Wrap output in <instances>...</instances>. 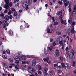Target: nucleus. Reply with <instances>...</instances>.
<instances>
[{
  "instance_id": "nucleus-22",
  "label": "nucleus",
  "mask_w": 76,
  "mask_h": 76,
  "mask_svg": "<svg viewBox=\"0 0 76 76\" xmlns=\"http://www.w3.org/2000/svg\"><path fill=\"white\" fill-rule=\"evenodd\" d=\"M54 66L56 67H57V66L58 67H61V66L59 65V64H58V63H57V64H54Z\"/></svg>"
},
{
  "instance_id": "nucleus-40",
  "label": "nucleus",
  "mask_w": 76,
  "mask_h": 76,
  "mask_svg": "<svg viewBox=\"0 0 76 76\" xmlns=\"http://www.w3.org/2000/svg\"><path fill=\"white\" fill-rule=\"evenodd\" d=\"M7 54H10V50H7Z\"/></svg>"
},
{
  "instance_id": "nucleus-57",
  "label": "nucleus",
  "mask_w": 76,
  "mask_h": 76,
  "mask_svg": "<svg viewBox=\"0 0 76 76\" xmlns=\"http://www.w3.org/2000/svg\"><path fill=\"white\" fill-rule=\"evenodd\" d=\"M11 10L13 12H14V11H15V9L13 8H11Z\"/></svg>"
},
{
  "instance_id": "nucleus-6",
  "label": "nucleus",
  "mask_w": 76,
  "mask_h": 76,
  "mask_svg": "<svg viewBox=\"0 0 76 76\" xmlns=\"http://www.w3.org/2000/svg\"><path fill=\"white\" fill-rule=\"evenodd\" d=\"M58 64H60V66H61V65L62 66V67L63 68H65V64L64 63H61L59 62L58 63Z\"/></svg>"
},
{
  "instance_id": "nucleus-10",
  "label": "nucleus",
  "mask_w": 76,
  "mask_h": 76,
  "mask_svg": "<svg viewBox=\"0 0 76 76\" xmlns=\"http://www.w3.org/2000/svg\"><path fill=\"white\" fill-rule=\"evenodd\" d=\"M44 51H45V55H47L48 54H50V53H49V52H48V50H46V49L45 48L44 49Z\"/></svg>"
},
{
  "instance_id": "nucleus-35",
  "label": "nucleus",
  "mask_w": 76,
  "mask_h": 76,
  "mask_svg": "<svg viewBox=\"0 0 76 76\" xmlns=\"http://www.w3.org/2000/svg\"><path fill=\"white\" fill-rule=\"evenodd\" d=\"M8 60L9 61H10V62H13V59H12L10 58L8 59Z\"/></svg>"
},
{
  "instance_id": "nucleus-55",
  "label": "nucleus",
  "mask_w": 76,
  "mask_h": 76,
  "mask_svg": "<svg viewBox=\"0 0 76 76\" xmlns=\"http://www.w3.org/2000/svg\"><path fill=\"white\" fill-rule=\"evenodd\" d=\"M0 16L1 17H3L4 16V14H1L0 15Z\"/></svg>"
},
{
  "instance_id": "nucleus-27",
  "label": "nucleus",
  "mask_w": 76,
  "mask_h": 76,
  "mask_svg": "<svg viewBox=\"0 0 76 76\" xmlns=\"http://www.w3.org/2000/svg\"><path fill=\"white\" fill-rule=\"evenodd\" d=\"M75 22H73L72 24V28H74V26H75Z\"/></svg>"
},
{
  "instance_id": "nucleus-37",
  "label": "nucleus",
  "mask_w": 76,
  "mask_h": 76,
  "mask_svg": "<svg viewBox=\"0 0 76 76\" xmlns=\"http://www.w3.org/2000/svg\"><path fill=\"white\" fill-rule=\"evenodd\" d=\"M48 70V69H47V68H45L44 69V72H47Z\"/></svg>"
},
{
  "instance_id": "nucleus-11",
  "label": "nucleus",
  "mask_w": 76,
  "mask_h": 76,
  "mask_svg": "<svg viewBox=\"0 0 76 76\" xmlns=\"http://www.w3.org/2000/svg\"><path fill=\"white\" fill-rule=\"evenodd\" d=\"M54 75H55L54 72L53 71H50V76H54Z\"/></svg>"
},
{
  "instance_id": "nucleus-61",
  "label": "nucleus",
  "mask_w": 76,
  "mask_h": 76,
  "mask_svg": "<svg viewBox=\"0 0 76 76\" xmlns=\"http://www.w3.org/2000/svg\"><path fill=\"white\" fill-rule=\"evenodd\" d=\"M22 10H19V13H21V12H22Z\"/></svg>"
},
{
  "instance_id": "nucleus-26",
  "label": "nucleus",
  "mask_w": 76,
  "mask_h": 76,
  "mask_svg": "<svg viewBox=\"0 0 76 76\" xmlns=\"http://www.w3.org/2000/svg\"><path fill=\"white\" fill-rule=\"evenodd\" d=\"M59 59L60 61H63V57L62 56H60Z\"/></svg>"
},
{
  "instance_id": "nucleus-24",
  "label": "nucleus",
  "mask_w": 76,
  "mask_h": 76,
  "mask_svg": "<svg viewBox=\"0 0 76 76\" xmlns=\"http://www.w3.org/2000/svg\"><path fill=\"white\" fill-rule=\"evenodd\" d=\"M48 50L49 51V50H50V51H52V48H50V47H48Z\"/></svg>"
},
{
  "instance_id": "nucleus-18",
  "label": "nucleus",
  "mask_w": 76,
  "mask_h": 76,
  "mask_svg": "<svg viewBox=\"0 0 76 76\" xmlns=\"http://www.w3.org/2000/svg\"><path fill=\"white\" fill-rule=\"evenodd\" d=\"M28 6L32 4V0H28Z\"/></svg>"
},
{
  "instance_id": "nucleus-25",
  "label": "nucleus",
  "mask_w": 76,
  "mask_h": 76,
  "mask_svg": "<svg viewBox=\"0 0 76 76\" xmlns=\"http://www.w3.org/2000/svg\"><path fill=\"white\" fill-rule=\"evenodd\" d=\"M30 72H32V73H35V72H36V70H35V69L33 68L32 69V70H31Z\"/></svg>"
},
{
  "instance_id": "nucleus-51",
  "label": "nucleus",
  "mask_w": 76,
  "mask_h": 76,
  "mask_svg": "<svg viewBox=\"0 0 76 76\" xmlns=\"http://www.w3.org/2000/svg\"><path fill=\"white\" fill-rule=\"evenodd\" d=\"M75 62H74L73 63V65H72V66L73 67H75Z\"/></svg>"
},
{
  "instance_id": "nucleus-30",
  "label": "nucleus",
  "mask_w": 76,
  "mask_h": 76,
  "mask_svg": "<svg viewBox=\"0 0 76 76\" xmlns=\"http://www.w3.org/2000/svg\"><path fill=\"white\" fill-rule=\"evenodd\" d=\"M71 33L72 34H73L74 33V28H72L71 30Z\"/></svg>"
},
{
  "instance_id": "nucleus-43",
  "label": "nucleus",
  "mask_w": 76,
  "mask_h": 76,
  "mask_svg": "<svg viewBox=\"0 0 76 76\" xmlns=\"http://www.w3.org/2000/svg\"><path fill=\"white\" fill-rule=\"evenodd\" d=\"M13 18V16L12 15H10L9 16V19H12Z\"/></svg>"
},
{
  "instance_id": "nucleus-34",
  "label": "nucleus",
  "mask_w": 76,
  "mask_h": 76,
  "mask_svg": "<svg viewBox=\"0 0 76 76\" xmlns=\"http://www.w3.org/2000/svg\"><path fill=\"white\" fill-rule=\"evenodd\" d=\"M38 67L39 70H41L42 69V68H41V66L39 65H38Z\"/></svg>"
},
{
  "instance_id": "nucleus-39",
  "label": "nucleus",
  "mask_w": 76,
  "mask_h": 76,
  "mask_svg": "<svg viewBox=\"0 0 76 76\" xmlns=\"http://www.w3.org/2000/svg\"><path fill=\"white\" fill-rule=\"evenodd\" d=\"M58 3H59V4H63V2H62V1L61 0L58 1Z\"/></svg>"
},
{
  "instance_id": "nucleus-20",
  "label": "nucleus",
  "mask_w": 76,
  "mask_h": 76,
  "mask_svg": "<svg viewBox=\"0 0 76 76\" xmlns=\"http://www.w3.org/2000/svg\"><path fill=\"white\" fill-rule=\"evenodd\" d=\"M3 25H7V21L4 20L3 22Z\"/></svg>"
},
{
  "instance_id": "nucleus-12",
  "label": "nucleus",
  "mask_w": 76,
  "mask_h": 76,
  "mask_svg": "<svg viewBox=\"0 0 76 76\" xmlns=\"http://www.w3.org/2000/svg\"><path fill=\"white\" fill-rule=\"evenodd\" d=\"M4 19H5L6 20H9V17L8 15H6L4 17Z\"/></svg>"
},
{
  "instance_id": "nucleus-8",
  "label": "nucleus",
  "mask_w": 76,
  "mask_h": 76,
  "mask_svg": "<svg viewBox=\"0 0 76 76\" xmlns=\"http://www.w3.org/2000/svg\"><path fill=\"white\" fill-rule=\"evenodd\" d=\"M32 66H35L36 65V61L34 60H33L32 61Z\"/></svg>"
},
{
  "instance_id": "nucleus-48",
  "label": "nucleus",
  "mask_w": 76,
  "mask_h": 76,
  "mask_svg": "<svg viewBox=\"0 0 76 76\" xmlns=\"http://www.w3.org/2000/svg\"><path fill=\"white\" fill-rule=\"evenodd\" d=\"M10 66H15V64H10Z\"/></svg>"
},
{
  "instance_id": "nucleus-45",
  "label": "nucleus",
  "mask_w": 76,
  "mask_h": 76,
  "mask_svg": "<svg viewBox=\"0 0 76 76\" xmlns=\"http://www.w3.org/2000/svg\"><path fill=\"white\" fill-rule=\"evenodd\" d=\"M50 42H53V39H51V38H50Z\"/></svg>"
},
{
  "instance_id": "nucleus-47",
  "label": "nucleus",
  "mask_w": 76,
  "mask_h": 76,
  "mask_svg": "<svg viewBox=\"0 0 76 76\" xmlns=\"http://www.w3.org/2000/svg\"><path fill=\"white\" fill-rule=\"evenodd\" d=\"M58 41H60V37H58L57 38V39L56 40Z\"/></svg>"
},
{
  "instance_id": "nucleus-5",
  "label": "nucleus",
  "mask_w": 76,
  "mask_h": 76,
  "mask_svg": "<svg viewBox=\"0 0 76 76\" xmlns=\"http://www.w3.org/2000/svg\"><path fill=\"white\" fill-rule=\"evenodd\" d=\"M61 23L62 24H64V25H66L67 24L66 20H64L63 21V20H61Z\"/></svg>"
},
{
  "instance_id": "nucleus-23",
  "label": "nucleus",
  "mask_w": 76,
  "mask_h": 76,
  "mask_svg": "<svg viewBox=\"0 0 76 76\" xmlns=\"http://www.w3.org/2000/svg\"><path fill=\"white\" fill-rule=\"evenodd\" d=\"M69 67V64L67 63L65 64V69H66V67Z\"/></svg>"
},
{
  "instance_id": "nucleus-2",
  "label": "nucleus",
  "mask_w": 76,
  "mask_h": 76,
  "mask_svg": "<svg viewBox=\"0 0 76 76\" xmlns=\"http://www.w3.org/2000/svg\"><path fill=\"white\" fill-rule=\"evenodd\" d=\"M4 66L3 67V69L4 71H5L6 73H7V70H9V69H8V66H7V64H3Z\"/></svg>"
},
{
  "instance_id": "nucleus-33",
  "label": "nucleus",
  "mask_w": 76,
  "mask_h": 76,
  "mask_svg": "<svg viewBox=\"0 0 76 76\" xmlns=\"http://www.w3.org/2000/svg\"><path fill=\"white\" fill-rule=\"evenodd\" d=\"M76 10V5H75L74 8L73 9V12H75Z\"/></svg>"
},
{
  "instance_id": "nucleus-54",
  "label": "nucleus",
  "mask_w": 76,
  "mask_h": 76,
  "mask_svg": "<svg viewBox=\"0 0 76 76\" xmlns=\"http://www.w3.org/2000/svg\"><path fill=\"white\" fill-rule=\"evenodd\" d=\"M9 6L11 7L12 5V3L10 2L9 4Z\"/></svg>"
},
{
  "instance_id": "nucleus-21",
  "label": "nucleus",
  "mask_w": 76,
  "mask_h": 76,
  "mask_svg": "<svg viewBox=\"0 0 76 76\" xmlns=\"http://www.w3.org/2000/svg\"><path fill=\"white\" fill-rule=\"evenodd\" d=\"M14 59H15V60H18H18H20V58H19V57H17V56L14 57Z\"/></svg>"
},
{
  "instance_id": "nucleus-14",
  "label": "nucleus",
  "mask_w": 76,
  "mask_h": 76,
  "mask_svg": "<svg viewBox=\"0 0 76 76\" xmlns=\"http://www.w3.org/2000/svg\"><path fill=\"white\" fill-rule=\"evenodd\" d=\"M69 1H67L66 3H65L64 4V5L65 6V7H66V6H67L68 5H69Z\"/></svg>"
},
{
  "instance_id": "nucleus-46",
  "label": "nucleus",
  "mask_w": 76,
  "mask_h": 76,
  "mask_svg": "<svg viewBox=\"0 0 76 76\" xmlns=\"http://www.w3.org/2000/svg\"><path fill=\"white\" fill-rule=\"evenodd\" d=\"M23 3H27V4H28L27 0H24L23 1Z\"/></svg>"
},
{
  "instance_id": "nucleus-7",
  "label": "nucleus",
  "mask_w": 76,
  "mask_h": 76,
  "mask_svg": "<svg viewBox=\"0 0 76 76\" xmlns=\"http://www.w3.org/2000/svg\"><path fill=\"white\" fill-rule=\"evenodd\" d=\"M58 75L59 76H63V72L61 71H58Z\"/></svg>"
},
{
  "instance_id": "nucleus-3",
  "label": "nucleus",
  "mask_w": 76,
  "mask_h": 76,
  "mask_svg": "<svg viewBox=\"0 0 76 76\" xmlns=\"http://www.w3.org/2000/svg\"><path fill=\"white\" fill-rule=\"evenodd\" d=\"M71 53L72 56H69V57L70 59H71V60H73V59L74 58V56H73L74 55V54H75V51L73 50H72Z\"/></svg>"
},
{
  "instance_id": "nucleus-32",
  "label": "nucleus",
  "mask_w": 76,
  "mask_h": 76,
  "mask_svg": "<svg viewBox=\"0 0 76 76\" xmlns=\"http://www.w3.org/2000/svg\"><path fill=\"white\" fill-rule=\"evenodd\" d=\"M27 3H23V7H26V5H27Z\"/></svg>"
},
{
  "instance_id": "nucleus-38",
  "label": "nucleus",
  "mask_w": 76,
  "mask_h": 76,
  "mask_svg": "<svg viewBox=\"0 0 76 76\" xmlns=\"http://www.w3.org/2000/svg\"><path fill=\"white\" fill-rule=\"evenodd\" d=\"M15 63L16 64H19L20 63V62L18 60L15 61Z\"/></svg>"
},
{
  "instance_id": "nucleus-41",
  "label": "nucleus",
  "mask_w": 76,
  "mask_h": 76,
  "mask_svg": "<svg viewBox=\"0 0 76 76\" xmlns=\"http://www.w3.org/2000/svg\"><path fill=\"white\" fill-rule=\"evenodd\" d=\"M8 14L9 15H11L12 14V11H11V10H10L9 12H8Z\"/></svg>"
},
{
  "instance_id": "nucleus-60",
  "label": "nucleus",
  "mask_w": 76,
  "mask_h": 76,
  "mask_svg": "<svg viewBox=\"0 0 76 76\" xmlns=\"http://www.w3.org/2000/svg\"><path fill=\"white\" fill-rule=\"evenodd\" d=\"M15 69H18V70H19V68L18 67V66H15Z\"/></svg>"
},
{
  "instance_id": "nucleus-59",
  "label": "nucleus",
  "mask_w": 76,
  "mask_h": 76,
  "mask_svg": "<svg viewBox=\"0 0 76 76\" xmlns=\"http://www.w3.org/2000/svg\"><path fill=\"white\" fill-rule=\"evenodd\" d=\"M71 11H72V9H71V8H69V12H71Z\"/></svg>"
},
{
  "instance_id": "nucleus-42",
  "label": "nucleus",
  "mask_w": 76,
  "mask_h": 76,
  "mask_svg": "<svg viewBox=\"0 0 76 76\" xmlns=\"http://www.w3.org/2000/svg\"><path fill=\"white\" fill-rule=\"evenodd\" d=\"M58 22H54V25H58Z\"/></svg>"
},
{
  "instance_id": "nucleus-50",
  "label": "nucleus",
  "mask_w": 76,
  "mask_h": 76,
  "mask_svg": "<svg viewBox=\"0 0 76 76\" xmlns=\"http://www.w3.org/2000/svg\"><path fill=\"white\" fill-rule=\"evenodd\" d=\"M22 63L23 64H26V61H22Z\"/></svg>"
},
{
  "instance_id": "nucleus-53",
  "label": "nucleus",
  "mask_w": 76,
  "mask_h": 76,
  "mask_svg": "<svg viewBox=\"0 0 76 76\" xmlns=\"http://www.w3.org/2000/svg\"><path fill=\"white\" fill-rule=\"evenodd\" d=\"M26 10H28V9H29V7H28V5H26Z\"/></svg>"
},
{
  "instance_id": "nucleus-62",
  "label": "nucleus",
  "mask_w": 76,
  "mask_h": 76,
  "mask_svg": "<svg viewBox=\"0 0 76 76\" xmlns=\"http://www.w3.org/2000/svg\"><path fill=\"white\" fill-rule=\"evenodd\" d=\"M4 59H7V56H4Z\"/></svg>"
},
{
  "instance_id": "nucleus-64",
  "label": "nucleus",
  "mask_w": 76,
  "mask_h": 76,
  "mask_svg": "<svg viewBox=\"0 0 76 76\" xmlns=\"http://www.w3.org/2000/svg\"><path fill=\"white\" fill-rule=\"evenodd\" d=\"M73 72L74 73H76V70H74L73 71Z\"/></svg>"
},
{
  "instance_id": "nucleus-9",
  "label": "nucleus",
  "mask_w": 76,
  "mask_h": 76,
  "mask_svg": "<svg viewBox=\"0 0 76 76\" xmlns=\"http://www.w3.org/2000/svg\"><path fill=\"white\" fill-rule=\"evenodd\" d=\"M72 16L73 18H76V13L75 11H73L72 12Z\"/></svg>"
},
{
  "instance_id": "nucleus-63",
  "label": "nucleus",
  "mask_w": 76,
  "mask_h": 76,
  "mask_svg": "<svg viewBox=\"0 0 76 76\" xmlns=\"http://www.w3.org/2000/svg\"><path fill=\"white\" fill-rule=\"evenodd\" d=\"M3 54H6V52L5 51H3Z\"/></svg>"
},
{
  "instance_id": "nucleus-58",
  "label": "nucleus",
  "mask_w": 76,
  "mask_h": 76,
  "mask_svg": "<svg viewBox=\"0 0 76 76\" xmlns=\"http://www.w3.org/2000/svg\"><path fill=\"white\" fill-rule=\"evenodd\" d=\"M37 72H38V73H39L40 75H41V74H42V72H41L40 71H37Z\"/></svg>"
},
{
  "instance_id": "nucleus-49",
  "label": "nucleus",
  "mask_w": 76,
  "mask_h": 76,
  "mask_svg": "<svg viewBox=\"0 0 76 76\" xmlns=\"http://www.w3.org/2000/svg\"><path fill=\"white\" fill-rule=\"evenodd\" d=\"M10 32V34L11 35H13V32L12 31H9Z\"/></svg>"
},
{
  "instance_id": "nucleus-44",
  "label": "nucleus",
  "mask_w": 76,
  "mask_h": 76,
  "mask_svg": "<svg viewBox=\"0 0 76 76\" xmlns=\"http://www.w3.org/2000/svg\"><path fill=\"white\" fill-rule=\"evenodd\" d=\"M56 33L58 35H61V32L59 31H57Z\"/></svg>"
},
{
  "instance_id": "nucleus-29",
  "label": "nucleus",
  "mask_w": 76,
  "mask_h": 76,
  "mask_svg": "<svg viewBox=\"0 0 76 76\" xmlns=\"http://www.w3.org/2000/svg\"><path fill=\"white\" fill-rule=\"evenodd\" d=\"M62 18H63V15H60L59 16V19H60L61 20H63L62 19Z\"/></svg>"
},
{
  "instance_id": "nucleus-15",
  "label": "nucleus",
  "mask_w": 76,
  "mask_h": 76,
  "mask_svg": "<svg viewBox=\"0 0 76 76\" xmlns=\"http://www.w3.org/2000/svg\"><path fill=\"white\" fill-rule=\"evenodd\" d=\"M50 29L49 28H48L47 29V32L48 34H50V33H52V31L50 32Z\"/></svg>"
},
{
  "instance_id": "nucleus-13",
  "label": "nucleus",
  "mask_w": 76,
  "mask_h": 76,
  "mask_svg": "<svg viewBox=\"0 0 76 76\" xmlns=\"http://www.w3.org/2000/svg\"><path fill=\"white\" fill-rule=\"evenodd\" d=\"M43 60L45 61H47V63H48V60H49V58H44L43 59Z\"/></svg>"
},
{
  "instance_id": "nucleus-4",
  "label": "nucleus",
  "mask_w": 76,
  "mask_h": 76,
  "mask_svg": "<svg viewBox=\"0 0 76 76\" xmlns=\"http://www.w3.org/2000/svg\"><path fill=\"white\" fill-rule=\"evenodd\" d=\"M59 53H60V52H59V50H58V49H56V52L55 53V56L58 57V56H59Z\"/></svg>"
},
{
  "instance_id": "nucleus-1",
  "label": "nucleus",
  "mask_w": 76,
  "mask_h": 76,
  "mask_svg": "<svg viewBox=\"0 0 76 76\" xmlns=\"http://www.w3.org/2000/svg\"><path fill=\"white\" fill-rule=\"evenodd\" d=\"M4 1L6 3V4L4 6V8H5L6 9H9V0H4Z\"/></svg>"
},
{
  "instance_id": "nucleus-17",
  "label": "nucleus",
  "mask_w": 76,
  "mask_h": 76,
  "mask_svg": "<svg viewBox=\"0 0 76 76\" xmlns=\"http://www.w3.org/2000/svg\"><path fill=\"white\" fill-rule=\"evenodd\" d=\"M61 13H62V10L59 12H57V15H61Z\"/></svg>"
},
{
  "instance_id": "nucleus-56",
  "label": "nucleus",
  "mask_w": 76,
  "mask_h": 76,
  "mask_svg": "<svg viewBox=\"0 0 76 76\" xmlns=\"http://www.w3.org/2000/svg\"><path fill=\"white\" fill-rule=\"evenodd\" d=\"M4 13H7V10H5L4 11Z\"/></svg>"
},
{
  "instance_id": "nucleus-36",
  "label": "nucleus",
  "mask_w": 76,
  "mask_h": 76,
  "mask_svg": "<svg viewBox=\"0 0 76 76\" xmlns=\"http://www.w3.org/2000/svg\"><path fill=\"white\" fill-rule=\"evenodd\" d=\"M14 16H17V12L15 11L14 13Z\"/></svg>"
},
{
  "instance_id": "nucleus-52",
  "label": "nucleus",
  "mask_w": 76,
  "mask_h": 76,
  "mask_svg": "<svg viewBox=\"0 0 76 76\" xmlns=\"http://www.w3.org/2000/svg\"><path fill=\"white\" fill-rule=\"evenodd\" d=\"M68 22L69 23L71 24V23H72V21L71 20H68Z\"/></svg>"
},
{
  "instance_id": "nucleus-28",
  "label": "nucleus",
  "mask_w": 76,
  "mask_h": 76,
  "mask_svg": "<svg viewBox=\"0 0 76 76\" xmlns=\"http://www.w3.org/2000/svg\"><path fill=\"white\" fill-rule=\"evenodd\" d=\"M44 76H48V74L46 72H44Z\"/></svg>"
},
{
  "instance_id": "nucleus-31",
  "label": "nucleus",
  "mask_w": 76,
  "mask_h": 76,
  "mask_svg": "<svg viewBox=\"0 0 76 76\" xmlns=\"http://www.w3.org/2000/svg\"><path fill=\"white\" fill-rule=\"evenodd\" d=\"M16 18L17 19H19L20 18V15H17L16 16Z\"/></svg>"
},
{
  "instance_id": "nucleus-16",
  "label": "nucleus",
  "mask_w": 76,
  "mask_h": 76,
  "mask_svg": "<svg viewBox=\"0 0 76 76\" xmlns=\"http://www.w3.org/2000/svg\"><path fill=\"white\" fill-rule=\"evenodd\" d=\"M22 59L23 60H26V57L25 56L23 55L21 57Z\"/></svg>"
},
{
  "instance_id": "nucleus-19",
  "label": "nucleus",
  "mask_w": 76,
  "mask_h": 76,
  "mask_svg": "<svg viewBox=\"0 0 76 76\" xmlns=\"http://www.w3.org/2000/svg\"><path fill=\"white\" fill-rule=\"evenodd\" d=\"M59 43L60 45L63 46V40H62L61 41L59 42Z\"/></svg>"
}]
</instances>
